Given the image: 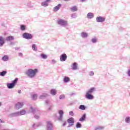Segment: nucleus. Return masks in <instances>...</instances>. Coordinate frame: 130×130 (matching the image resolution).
<instances>
[{
    "label": "nucleus",
    "mask_w": 130,
    "mask_h": 130,
    "mask_svg": "<svg viewBox=\"0 0 130 130\" xmlns=\"http://www.w3.org/2000/svg\"><path fill=\"white\" fill-rule=\"evenodd\" d=\"M38 73V69H28L26 72H25V74L27 76H28L29 78H30L31 79L33 78H35V76Z\"/></svg>",
    "instance_id": "obj_1"
},
{
    "label": "nucleus",
    "mask_w": 130,
    "mask_h": 130,
    "mask_svg": "<svg viewBox=\"0 0 130 130\" xmlns=\"http://www.w3.org/2000/svg\"><path fill=\"white\" fill-rule=\"evenodd\" d=\"M95 90L96 88L95 87H91L90 89H88L86 92L85 98L88 100H93V99H94V95H92V93Z\"/></svg>",
    "instance_id": "obj_2"
},
{
    "label": "nucleus",
    "mask_w": 130,
    "mask_h": 130,
    "mask_svg": "<svg viewBox=\"0 0 130 130\" xmlns=\"http://www.w3.org/2000/svg\"><path fill=\"white\" fill-rule=\"evenodd\" d=\"M18 82V78H16L14 80L12 81V83H7V86L8 89H13L15 86H16V84Z\"/></svg>",
    "instance_id": "obj_3"
},
{
    "label": "nucleus",
    "mask_w": 130,
    "mask_h": 130,
    "mask_svg": "<svg viewBox=\"0 0 130 130\" xmlns=\"http://www.w3.org/2000/svg\"><path fill=\"white\" fill-rule=\"evenodd\" d=\"M58 25L62 26V27H66L68 25V21L63 19H59L57 20Z\"/></svg>",
    "instance_id": "obj_4"
},
{
    "label": "nucleus",
    "mask_w": 130,
    "mask_h": 130,
    "mask_svg": "<svg viewBox=\"0 0 130 130\" xmlns=\"http://www.w3.org/2000/svg\"><path fill=\"white\" fill-rule=\"evenodd\" d=\"M22 37L23 38H24V39L29 40L33 38V35L28 32H24L22 34Z\"/></svg>",
    "instance_id": "obj_5"
},
{
    "label": "nucleus",
    "mask_w": 130,
    "mask_h": 130,
    "mask_svg": "<svg viewBox=\"0 0 130 130\" xmlns=\"http://www.w3.org/2000/svg\"><path fill=\"white\" fill-rule=\"evenodd\" d=\"M58 114L59 116L58 118V120H59V121H62L63 117V111H62V110H59Z\"/></svg>",
    "instance_id": "obj_6"
},
{
    "label": "nucleus",
    "mask_w": 130,
    "mask_h": 130,
    "mask_svg": "<svg viewBox=\"0 0 130 130\" xmlns=\"http://www.w3.org/2000/svg\"><path fill=\"white\" fill-rule=\"evenodd\" d=\"M67 121L68 123L70 124L69 125L68 127H70L72 125H74V123H75V119L73 117H71L68 119Z\"/></svg>",
    "instance_id": "obj_7"
},
{
    "label": "nucleus",
    "mask_w": 130,
    "mask_h": 130,
    "mask_svg": "<svg viewBox=\"0 0 130 130\" xmlns=\"http://www.w3.org/2000/svg\"><path fill=\"white\" fill-rule=\"evenodd\" d=\"M96 21L97 23H102L103 22H105V18H104L102 16H98L96 18Z\"/></svg>",
    "instance_id": "obj_8"
},
{
    "label": "nucleus",
    "mask_w": 130,
    "mask_h": 130,
    "mask_svg": "<svg viewBox=\"0 0 130 130\" xmlns=\"http://www.w3.org/2000/svg\"><path fill=\"white\" fill-rule=\"evenodd\" d=\"M6 43V40L3 36H0V47H3L4 45Z\"/></svg>",
    "instance_id": "obj_9"
},
{
    "label": "nucleus",
    "mask_w": 130,
    "mask_h": 130,
    "mask_svg": "<svg viewBox=\"0 0 130 130\" xmlns=\"http://www.w3.org/2000/svg\"><path fill=\"white\" fill-rule=\"evenodd\" d=\"M29 111L30 112H32V113H34L35 112H37L38 114H40V111H38V110L36 108H33V107H30L29 109Z\"/></svg>",
    "instance_id": "obj_10"
},
{
    "label": "nucleus",
    "mask_w": 130,
    "mask_h": 130,
    "mask_svg": "<svg viewBox=\"0 0 130 130\" xmlns=\"http://www.w3.org/2000/svg\"><path fill=\"white\" fill-rule=\"evenodd\" d=\"M68 56L66 54H62L60 56V61H66L67 60V58Z\"/></svg>",
    "instance_id": "obj_11"
},
{
    "label": "nucleus",
    "mask_w": 130,
    "mask_h": 130,
    "mask_svg": "<svg viewBox=\"0 0 130 130\" xmlns=\"http://www.w3.org/2000/svg\"><path fill=\"white\" fill-rule=\"evenodd\" d=\"M51 0H45V1L42 2L41 6L42 7H48V3H50Z\"/></svg>",
    "instance_id": "obj_12"
},
{
    "label": "nucleus",
    "mask_w": 130,
    "mask_h": 130,
    "mask_svg": "<svg viewBox=\"0 0 130 130\" xmlns=\"http://www.w3.org/2000/svg\"><path fill=\"white\" fill-rule=\"evenodd\" d=\"M24 106V103L18 102L15 105V107L16 109H20Z\"/></svg>",
    "instance_id": "obj_13"
},
{
    "label": "nucleus",
    "mask_w": 130,
    "mask_h": 130,
    "mask_svg": "<svg viewBox=\"0 0 130 130\" xmlns=\"http://www.w3.org/2000/svg\"><path fill=\"white\" fill-rule=\"evenodd\" d=\"M53 126H52V123L50 121L47 122V130H52Z\"/></svg>",
    "instance_id": "obj_14"
},
{
    "label": "nucleus",
    "mask_w": 130,
    "mask_h": 130,
    "mask_svg": "<svg viewBox=\"0 0 130 130\" xmlns=\"http://www.w3.org/2000/svg\"><path fill=\"white\" fill-rule=\"evenodd\" d=\"M17 116H19V114L18 113V112L15 113H13L11 114H10L9 115V117L12 118V117H16Z\"/></svg>",
    "instance_id": "obj_15"
},
{
    "label": "nucleus",
    "mask_w": 130,
    "mask_h": 130,
    "mask_svg": "<svg viewBox=\"0 0 130 130\" xmlns=\"http://www.w3.org/2000/svg\"><path fill=\"white\" fill-rule=\"evenodd\" d=\"M86 17L87 19H93V18H94V14L93 13L89 12L87 14Z\"/></svg>",
    "instance_id": "obj_16"
},
{
    "label": "nucleus",
    "mask_w": 130,
    "mask_h": 130,
    "mask_svg": "<svg viewBox=\"0 0 130 130\" xmlns=\"http://www.w3.org/2000/svg\"><path fill=\"white\" fill-rule=\"evenodd\" d=\"M71 67L72 70H73V71H76L78 70V66L77 65V62H74L71 66Z\"/></svg>",
    "instance_id": "obj_17"
},
{
    "label": "nucleus",
    "mask_w": 130,
    "mask_h": 130,
    "mask_svg": "<svg viewBox=\"0 0 130 130\" xmlns=\"http://www.w3.org/2000/svg\"><path fill=\"white\" fill-rule=\"evenodd\" d=\"M60 8H61V4H59L57 6H55L54 8V12H57V11H58Z\"/></svg>",
    "instance_id": "obj_18"
},
{
    "label": "nucleus",
    "mask_w": 130,
    "mask_h": 130,
    "mask_svg": "<svg viewBox=\"0 0 130 130\" xmlns=\"http://www.w3.org/2000/svg\"><path fill=\"white\" fill-rule=\"evenodd\" d=\"M17 112L18 113V116H21V115H25V114H26V111H25V110H22Z\"/></svg>",
    "instance_id": "obj_19"
},
{
    "label": "nucleus",
    "mask_w": 130,
    "mask_h": 130,
    "mask_svg": "<svg viewBox=\"0 0 130 130\" xmlns=\"http://www.w3.org/2000/svg\"><path fill=\"white\" fill-rule=\"evenodd\" d=\"M63 81L64 83H69V82H70V81H71V79L70 78V77H69L68 76H65V77H64Z\"/></svg>",
    "instance_id": "obj_20"
},
{
    "label": "nucleus",
    "mask_w": 130,
    "mask_h": 130,
    "mask_svg": "<svg viewBox=\"0 0 130 130\" xmlns=\"http://www.w3.org/2000/svg\"><path fill=\"white\" fill-rule=\"evenodd\" d=\"M71 12H77L78 11V7L74 6L70 8Z\"/></svg>",
    "instance_id": "obj_21"
},
{
    "label": "nucleus",
    "mask_w": 130,
    "mask_h": 130,
    "mask_svg": "<svg viewBox=\"0 0 130 130\" xmlns=\"http://www.w3.org/2000/svg\"><path fill=\"white\" fill-rule=\"evenodd\" d=\"M81 37L82 38H87V37H88V34L87 32H82L81 34Z\"/></svg>",
    "instance_id": "obj_22"
},
{
    "label": "nucleus",
    "mask_w": 130,
    "mask_h": 130,
    "mask_svg": "<svg viewBox=\"0 0 130 130\" xmlns=\"http://www.w3.org/2000/svg\"><path fill=\"white\" fill-rule=\"evenodd\" d=\"M14 37L12 36H9L8 37L6 38V41H11L12 40H14Z\"/></svg>",
    "instance_id": "obj_23"
},
{
    "label": "nucleus",
    "mask_w": 130,
    "mask_h": 130,
    "mask_svg": "<svg viewBox=\"0 0 130 130\" xmlns=\"http://www.w3.org/2000/svg\"><path fill=\"white\" fill-rule=\"evenodd\" d=\"M2 60L3 61H8V60H9V56L8 55H4L3 57H2Z\"/></svg>",
    "instance_id": "obj_24"
},
{
    "label": "nucleus",
    "mask_w": 130,
    "mask_h": 130,
    "mask_svg": "<svg viewBox=\"0 0 130 130\" xmlns=\"http://www.w3.org/2000/svg\"><path fill=\"white\" fill-rule=\"evenodd\" d=\"M47 96H48V94L47 93H44L39 96V99H44V98H46Z\"/></svg>",
    "instance_id": "obj_25"
},
{
    "label": "nucleus",
    "mask_w": 130,
    "mask_h": 130,
    "mask_svg": "<svg viewBox=\"0 0 130 130\" xmlns=\"http://www.w3.org/2000/svg\"><path fill=\"white\" fill-rule=\"evenodd\" d=\"M86 119V114H84L79 119V121H84Z\"/></svg>",
    "instance_id": "obj_26"
},
{
    "label": "nucleus",
    "mask_w": 130,
    "mask_h": 130,
    "mask_svg": "<svg viewBox=\"0 0 130 130\" xmlns=\"http://www.w3.org/2000/svg\"><path fill=\"white\" fill-rule=\"evenodd\" d=\"M125 122L126 123H130V117L129 116H126L125 118Z\"/></svg>",
    "instance_id": "obj_27"
},
{
    "label": "nucleus",
    "mask_w": 130,
    "mask_h": 130,
    "mask_svg": "<svg viewBox=\"0 0 130 130\" xmlns=\"http://www.w3.org/2000/svg\"><path fill=\"white\" fill-rule=\"evenodd\" d=\"M50 94L54 96V95H56V90L55 89H51L50 90Z\"/></svg>",
    "instance_id": "obj_28"
},
{
    "label": "nucleus",
    "mask_w": 130,
    "mask_h": 130,
    "mask_svg": "<svg viewBox=\"0 0 130 130\" xmlns=\"http://www.w3.org/2000/svg\"><path fill=\"white\" fill-rule=\"evenodd\" d=\"M7 75V71H3L2 72H0V76L1 77H5Z\"/></svg>",
    "instance_id": "obj_29"
},
{
    "label": "nucleus",
    "mask_w": 130,
    "mask_h": 130,
    "mask_svg": "<svg viewBox=\"0 0 130 130\" xmlns=\"http://www.w3.org/2000/svg\"><path fill=\"white\" fill-rule=\"evenodd\" d=\"M79 109H80L81 110H85L86 109V106L84 105H81L79 107Z\"/></svg>",
    "instance_id": "obj_30"
},
{
    "label": "nucleus",
    "mask_w": 130,
    "mask_h": 130,
    "mask_svg": "<svg viewBox=\"0 0 130 130\" xmlns=\"http://www.w3.org/2000/svg\"><path fill=\"white\" fill-rule=\"evenodd\" d=\"M104 126H96L94 128L95 130H102V129H104Z\"/></svg>",
    "instance_id": "obj_31"
},
{
    "label": "nucleus",
    "mask_w": 130,
    "mask_h": 130,
    "mask_svg": "<svg viewBox=\"0 0 130 130\" xmlns=\"http://www.w3.org/2000/svg\"><path fill=\"white\" fill-rule=\"evenodd\" d=\"M41 57L42 58H43V59H46L47 58V55L43 53L41 54Z\"/></svg>",
    "instance_id": "obj_32"
},
{
    "label": "nucleus",
    "mask_w": 130,
    "mask_h": 130,
    "mask_svg": "<svg viewBox=\"0 0 130 130\" xmlns=\"http://www.w3.org/2000/svg\"><path fill=\"white\" fill-rule=\"evenodd\" d=\"M20 29L21 30V31H25V30H26V26L23 24L21 25Z\"/></svg>",
    "instance_id": "obj_33"
},
{
    "label": "nucleus",
    "mask_w": 130,
    "mask_h": 130,
    "mask_svg": "<svg viewBox=\"0 0 130 130\" xmlns=\"http://www.w3.org/2000/svg\"><path fill=\"white\" fill-rule=\"evenodd\" d=\"M31 47L32 49L34 50V51H37V47H36V45L32 44Z\"/></svg>",
    "instance_id": "obj_34"
},
{
    "label": "nucleus",
    "mask_w": 130,
    "mask_h": 130,
    "mask_svg": "<svg viewBox=\"0 0 130 130\" xmlns=\"http://www.w3.org/2000/svg\"><path fill=\"white\" fill-rule=\"evenodd\" d=\"M97 41H98V39L96 38H94L91 39V42H92V43H96Z\"/></svg>",
    "instance_id": "obj_35"
},
{
    "label": "nucleus",
    "mask_w": 130,
    "mask_h": 130,
    "mask_svg": "<svg viewBox=\"0 0 130 130\" xmlns=\"http://www.w3.org/2000/svg\"><path fill=\"white\" fill-rule=\"evenodd\" d=\"M76 127H77V128H81V127H82V124H81L80 122H78L76 123Z\"/></svg>",
    "instance_id": "obj_36"
},
{
    "label": "nucleus",
    "mask_w": 130,
    "mask_h": 130,
    "mask_svg": "<svg viewBox=\"0 0 130 130\" xmlns=\"http://www.w3.org/2000/svg\"><path fill=\"white\" fill-rule=\"evenodd\" d=\"M31 99L33 100H37V94H35L31 95Z\"/></svg>",
    "instance_id": "obj_37"
},
{
    "label": "nucleus",
    "mask_w": 130,
    "mask_h": 130,
    "mask_svg": "<svg viewBox=\"0 0 130 130\" xmlns=\"http://www.w3.org/2000/svg\"><path fill=\"white\" fill-rule=\"evenodd\" d=\"M64 98H66V96H64V94H61L59 96V99L60 100H62V99H64Z\"/></svg>",
    "instance_id": "obj_38"
},
{
    "label": "nucleus",
    "mask_w": 130,
    "mask_h": 130,
    "mask_svg": "<svg viewBox=\"0 0 130 130\" xmlns=\"http://www.w3.org/2000/svg\"><path fill=\"white\" fill-rule=\"evenodd\" d=\"M71 18L72 19H76L77 18V14L76 13H73L71 14Z\"/></svg>",
    "instance_id": "obj_39"
},
{
    "label": "nucleus",
    "mask_w": 130,
    "mask_h": 130,
    "mask_svg": "<svg viewBox=\"0 0 130 130\" xmlns=\"http://www.w3.org/2000/svg\"><path fill=\"white\" fill-rule=\"evenodd\" d=\"M69 115H70L71 116H74V115H75V114L74 113L73 111H70L69 112Z\"/></svg>",
    "instance_id": "obj_40"
},
{
    "label": "nucleus",
    "mask_w": 130,
    "mask_h": 130,
    "mask_svg": "<svg viewBox=\"0 0 130 130\" xmlns=\"http://www.w3.org/2000/svg\"><path fill=\"white\" fill-rule=\"evenodd\" d=\"M89 75L90 76H94V72L93 71H90L89 72Z\"/></svg>",
    "instance_id": "obj_41"
},
{
    "label": "nucleus",
    "mask_w": 130,
    "mask_h": 130,
    "mask_svg": "<svg viewBox=\"0 0 130 130\" xmlns=\"http://www.w3.org/2000/svg\"><path fill=\"white\" fill-rule=\"evenodd\" d=\"M127 75L128 77H130V69H128L127 72Z\"/></svg>",
    "instance_id": "obj_42"
},
{
    "label": "nucleus",
    "mask_w": 130,
    "mask_h": 130,
    "mask_svg": "<svg viewBox=\"0 0 130 130\" xmlns=\"http://www.w3.org/2000/svg\"><path fill=\"white\" fill-rule=\"evenodd\" d=\"M51 62L53 64L56 63V61L55 60H54V59H52Z\"/></svg>",
    "instance_id": "obj_43"
},
{
    "label": "nucleus",
    "mask_w": 130,
    "mask_h": 130,
    "mask_svg": "<svg viewBox=\"0 0 130 130\" xmlns=\"http://www.w3.org/2000/svg\"><path fill=\"white\" fill-rule=\"evenodd\" d=\"M39 115H36L35 116V118H36V119H39Z\"/></svg>",
    "instance_id": "obj_44"
},
{
    "label": "nucleus",
    "mask_w": 130,
    "mask_h": 130,
    "mask_svg": "<svg viewBox=\"0 0 130 130\" xmlns=\"http://www.w3.org/2000/svg\"><path fill=\"white\" fill-rule=\"evenodd\" d=\"M88 0H80L81 3H86Z\"/></svg>",
    "instance_id": "obj_45"
},
{
    "label": "nucleus",
    "mask_w": 130,
    "mask_h": 130,
    "mask_svg": "<svg viewBox=\"0 0 130 130\" xmlns=\"http://www.w3.org/2000/svg\"><path fill=\"white\" fill-rule=\"evenodd\" d=\"M19 56H23V53H18Z\"/></svg>",
    "instance_id": "obj_46"
},
{
    "label": "nucleus",
    "mask_w": 130,
    "mask_h": 130,
    "mask_svg": "<svg viewBox=\"0 0 130 130\" xmlns=\"http://www.w3.org/2000/svg\"><path fill=\"white\" fill-rule=\"evenodd\" d=\"M67 124V122H64L63 123V125L62 126H65V125Z\"/></svg>",
    "instance_id": "obj_47"
},
{
    "label": "nucleus",
    "mask_w": 130,
    "mask_h": 130,
    "mask_svg": "<svg viewBox=\"0 0 130 130\" xmlns=\"http://www.w3.org/2000/svg\"><path fill=\"white\" fill-rule=\"evenodd\" d=\"M5 123V121L2 120H0V123Z\"/></svg>",
    "instance_id": "obj_48"
},
{
    "label": "nucleus",
    "mask_w": 130,
    "mask_h": 130,
    "mask_svg": "<svg viewBox=\"0 0 130 130\" xmlns=\"http://www.w3.org/2000/svg\"><path fill=\"white\" fill-rule=\"evenodd\" d=\"M46 104H48V103H49V100L46 101Z\"/></svg>",
    "instance_id": "obj_49"
},
{
    "label": "nucleus",
    "mask_w": 130,
    "mask_h": 130,
    "mask_svg": "<svg viewBox=\"0 0 130 130\" xmlns=\"http://www.w3.org/2000/svg\"><path fill=\"white\" fill-rule=\"evenodd\" d=\"M18 93L19 94H21V90H18Z\"/></svg>",
    "instance_id": "obj_50"
},
{
    "label": "nucleus",
    "mask_w": 130,
    "mask_h": 130,
    "mask_svg": "<svg viewBox=\"0 0 130 130\" xmlns=\"http://www.w3.org/2000/svg\"><path fill=\"white\" fill-rule=\"evenodd\" d=\"M15 50H19V48H15Z\"/></svg>",
    "instance_id": "obj_51"
},
{
    "label": "nucleus",
    "mask_w": 130,
    "mask_h": 130,
    "mask_svg": "<svg viewBox=\"0 0 130 130\" xmlns=\"http://www.w3.org/2000/svg\"><path fill=\"white\" fill-rule=\"evenodd\" d=\"M48 110H51V107H50V108H49Z\"/></svg>",
    "instance_id": "obj_52"
},
{
    "label": "nucleus",
    "mask_w": 130,
    "mask_h": 130,
    "mask_svg": "<svg viewBox=\"0 0 130 130\" xmlns=\"http://www.w3.org/2000/svg\"><path fill=\"white\" fill-rule=\"evenodd\" d=\"M64 1H65V2H70V1L71 0H64Z\"/></svg>",
    "instance_id": "obj_53"
},
{
    "label": "nucleus",
    "mask_w": 130,
    "mask_h": 130,
    "mask_svg": "<svg viewBox=\"0 0 130 130\" xmlns=\"http://www.w3.org/2000/svg\"><path fill=\"white\" fill-rule=\"evenodd\" d=\"M36 124H34L32 126L34 127V126H35Z\"/></svg>",
    "instance_id": "obj_54"
},
{
    "label": "nucleus",
    "mask_w": 130,
    "mask_h": 130,
    "mask_svg": "<svg viewBox=\"0 0 130 130\" xmlns=\"http://www.w3.org/2000/svg\"><path fill=\"white\" fill-rule=\"evenodd\" d=\"M0 106H2V103H0Z\"/></svg>",
    "instance_id": "obj_55"
},
{
    "label": "nucleus",
    "mask_w": 130,
    "mask_h": 130,
    "mask_svg": "<svg viewBox=\"0 0 130 130\" xmlns=\"http://www.w3.org/2000/svg\"><path fill=\"white\" fill-rule=\"evenodd\" d=\"M129 96H130V92H129Z\"/></svg>",
    "instance_id": "obj_56"
},
{
    "label": "nucleus",
    "mask_w": 130,
    "mask_h": 130,
    "mask_svg": "<svg viewBox=\"0 0 130 130\" xmlns=\"http://www.w3.org/2000/svg\"><path fill=\"white\" fill-rule=\"evenodd\" d=\"M2 26H4V24H2Z\"/></svg>",
    "instance_id": "obj_57"
}]
</instances>
